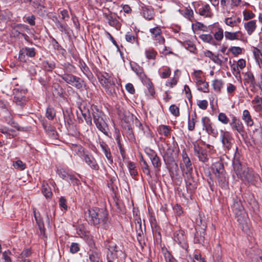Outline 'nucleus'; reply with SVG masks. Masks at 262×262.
Returning a JSON list of instances; mask_svg holds the SVG:
<instances>
[{"label": "nucleus", "instance_id": "nucleus-24", "mask_svg": "<svg viewBox=\"0 0 262 262\" xmlns=\"http://www.w3.org/2000/svg\"><path fill=\"white\" fill-rule=\"evenodd\" d=\"M83 159L85 162L93 169L98 170L99 169V166L97 164L95 159L89 156L88 155L84 154L83 155Z\"/></svg>", "mask_w": 262, "mask_h": 262}, {"label": "nucleus", "instance_id": "nucleus-20", "mask_svg": "<svg viewBox=\"0 0 262 262\" xmlns=\"http://www.w3.org/2000/svg\"><path fill=\"white\" fill-rule=\"evenodd\" d=\"M98 78L102 86L107 84L115 80L110 74L106 72L99 74Z\"/></svg>", "mask_w": 262, "mask_h": 262}, {"label": "nucleus", "instance_id": "nucleus-13", "mask_svg": "<svg viewBox=\"0 0 262 262\" xmlns=\"http://www.w3.org/2000/svg\"><path fill=\"white\" fill-rule=\"evenodd\" d=\"M201 121L204 128L209 134L213 136H216L217 135V130L213 128L211 121L208 117H203Z\"/></svg>", "mask_w": 262, "mask_h": 262}, {"label": "nucleus", "instance_id": "nucleus-30", "mask_svg": "<svg viewBox=\"0 0 262 262\" xmlns=\"http://www.w3.org/2000/svg\"><path fill=\"white\" fill-rule=\"evenodd\" d=\"M205 230H196L195 234L194 241L195 243L203 244L205 240Z\"/></svg>", "mask_w": 262, "mask_h": 262}, {"label": "nucleus", "instance_id": "nucleus-44", "mask_svg": "<svg viewBox=\"0 0 262 262\" xmlns=\"http://www.w3.org/2000/svg\"><path fill=\"white\" fill-rule=\"evenodd\" d=\"M212 85L215 91L220 92L221 88L223 85V82L221 80L215 79L213 81Z\"/></svg>", "mask_w": 262, "mask_h": 262}, {"label": "nucleus", "instance_id": "nucleus-50", "mask_svg": "<svg viewBox=\"0 0 262 262\" xmlns=\"http://www.w3.org/2000/svg\"><path fill=\"white\" fill-rule=\"evenodd\" d=\"M13 166L16 169L23 170L26 168V165L21 160H17L13 162Z\"/></svg>", "mask_w": 262, "mask_h": 262}, {"label": "nucleus", "instance_id": "nucleus-17", "mask_svg": "<svg viewBox=\"0 0 262 262\" xmlns=\"http://www.w3.org/2000/svg\"><path fill=\"white\" fill-rule=\"evenodd\" d=\"M221 141L224 147L229 149L231 147L232 139L228 132L221 130Z\"/></svg>", "mask_w": 262, "mask_h": 262}, {"label": "nucleus", "instance_id": "nucleus-15", "mask_svg": "<svg viewBox=\"0 0 262 262\" xmlns=\"http://www.w3.org/2000/svg\"><path fill=\"white\" fill-rule=\"evenodd\" d=\"M232 164L233 170L237 178H239L242 176L245 169V168L248 167L245 164H242L238 159H234Z\"/></svg>", "mask_w": 262, "mask_h": 262}, {"label": "nucleus", "instance_id": "nucleus-49", "mask_svg": "<svg viewBox=\"0 0 262 262\" xmlns=\"http://www.w3.org/2000/svg\"><path fill=\"white\" fill-rule=\"evenodd\" d=\"M149 32L152 35L153 38H155L158 37L159 35H161L162 33V31L160 27H156L154 28L150 29L149 30Z\"/></svg>", "mask_w": 262, "mask_h": 262}, {"label": "nucleus", "instance_id": "nucleus-48", "mask_svg": "<svg viewBox=\"0 0 262 262\" xmlns=\"http://www.w3.org/2000/svg\"><path fill=\"white\" fill-rule=\"evenodd\" d=\"M42 66L45 70L50 71L55 68V64L53 62L44 61L42 62Z\"/></svg>", "mask_w": 262, "mask_h": 262}, {"label": "nucleus", "instance_id": "nucleus-37", "mask_svg": "<svg viewBox=\"0 0 262 262\" xmlns=\"http://www.w3.org/2000/svg\"><path fill=\"white\" fill-rule=\"evenodd\" d=\"M125 39L127 42L132 43L136 42L138 45H139L138 36L136 34H132L130 32H127L125 35Z\"/></svg>", "mask_w": 262, "mask_h": 262}, {"label": "nucleus", "instance_id": "nucleus-23", "mask_svg": "<svg viewBox=\"0 0 262 262\" xmlns=\"http://www.w3.org/2000/svg\"><path fill=\"white\" fill-rule=\"evenodd\" d=\"M215 177L220 187L224 189H226L228 187V178L227 176L226 172Z\"/></svg>", "mask_w": 262, "mask_h": 262}, {"label": "nucleus", "instance_id": "nucleus-10", "mask_svg": "<svg viewBox=\"0 0 262 262\" xmlns=\"http://www.w3.org/2000/svg\"><path fill=\"white\" fill-rule=\"evenodd\" d=\"M173 238L174 241L180 245L183 249L186 251L187 250L188 245L186 242V237L183 231L180 230L175 232Z\"/></svg>", "mask_w": 262, "mask_h": 262}, {"label": "nucleus", "instance_id": "nucleus-4", "mask_svg": "<svg viewBox=\"0 0 262 262\" xmlns=\"http://www.w3.org/2000/svg\"><path fill=\"white\" fill-rule=\"evenodd\" d=\"M58 76L67 83L74 86L77 89L82 88L87 89V86L84 80L79 77L74 76L70 73L58 74Z\"/></svg>", "mask_w": 262, "mask_h": 262}, {"label": "nucleus", "instance_id": "nucleus-21", "mask_svg": "<svg viewBox=\"0 0 262 262\" xmlns=\"http://www.w3.org/2000/svg\"><path fill=\"white\" fill-rule=\"evenodd\" d=\"M180 13L186 18L192 22L194 19L193 11L190 6L179 10Z\"/></svg>", "mask_w": 262, "mask_h": 262}, {"label": "nucleus", "instance_id": "nucleus-60", "mask_svg": "<svg viewBox=\"0 0 262 262\" xmlns=\"http://www.w3.org/2000/svg\"><path fill=\"white\" fill-rule=\"evenodd\" d=\"M89 259L92 262H96L98 261V254L94 251H92L89 253Z\"/></svg>", "mask_w": 262, "mask_h": 262}, {"label": "nucleus", "instance_id": "nucleus-34", "mask_svg": "<svg viewBox=\"0 0 262 262\" xmlns=\"http://www.w3.org/2000/svg\"><path fill=\"white\" fill-rule=\"evenodd\" d=\"M130 66L132 70L134 71L139 77L141 78H144L145 77V75L142 68L136 63L134 64H131Z\"/></svg>", "mask_w": 262, "mask_h": 262}, {"label": "nucleus", "instance_id": "nucleus-43", "mask_svg": "<svg viewBox=\"0 0 262 262\" xmlns=\"http://www.w3.org/2000/svg\"><path fill=\"white\" fill-rule=\"evenodd\" d=\"M145 55L147 59H154L157 55V52L154 49L150 48L145 51Z\"/></svg>", "mask_w": 262, "mask_h": 262}, {"label": "nucleus", "instance_id": "nucleus-31", "mask_svg": "<svg viewBox=\"0 0 262 262\" xmlns=\"http://www.w3.org/2000/svg\"><path fill=\"white\" fill-rule=\"evenodd\" d=\"M196 85L198 86V90L204 93L209 92V84L207 82L203 81L202 79H198L196 81Z\"/></svg>", "mask_w": 262, "mask_h": 262}, {"label": "nucleus", "instance_id": "nucleus-51", "mask_svg": "<svg viewBox=\"0 0 262 262\" xmlns=\"http://www.w3.org/2000/svg\"><path fill=\"white\" fill-rule=\"evenodd\" d=\"M55 19H53L54 21L56 27L61 32H65L66 31L67 25L61 24L56 17H55Z\"/></svg>", "mask_w": 262, "mask_h": 262}, {"label": "nucleus", "instance_id": "nucleus-19", "mask_svg": "<svg viewBox=\"0 0 262 262\" xmlns=\"http://www.w3.org/2000/svg\"><path fill=\"white\" fill-rule=\"evenodd\" d=\"M211 169L212 172L215 177L219 176L221 174L226 173L224 169L223 164L220 162H217L212 165Z\"/></svg>", "mask_w": 262, "mask_h": 262}, {"label": "nucleus", "instance_id": "nucleus-54", "mask_svg": "<svg viewBox=\"0 0 262 262\" xmlns=\"http://www.w3.org/2000/svg\"><path fill=\"white\" fill-rule=\"evenodd\" d=\"M123 127L127 130V134L128 136L131 138H134V135L130 124H125L123 125Z\"/></svg>", "mask_w": 262, "mask_h": 262}, {"label": "nucleus", "instance_id": "nucleus-59", "mask_svg": "<svg viewBox=\"0 0 262 262\" xmlns=\"http://www.w3.org/2000/svg\"><path fill=\"white\" fill-rule=\"evenodd\" d=\"M128 169L130 171V173L132 176H136L137 174V171L136 169L135 164L133 162H130L128 164Z\"/></svg>", "mask_w": 262, "mask_h": 262}, {"label": "nucleus", "instance_id": "nucleus-35", "mask_svg": "<svg viewBox=\"0 0 262 262\" xmlns=\"http://www.w3.org/2000/svg\"><path fill=\"white\" fill-rule=\"evenodd\" d=\"M196 223L198 226L200 227L201 230H206L207 228L206 219L204 215L199 214V217L196 221Z\"/></svg>", "mask_w": 262, "mask_h": 262}, {"label": "nucleus", "instance_id": "nucleus-22", "mask_svg": "<svg viewBox=\"0 0 262 262\" xmlns=\"http://www.w3.org/2000/svg\"><path fill=\"white\" fill-rule=\"evenodd\" d=\"M118 115L125 124L130 123L133 121V115L128 111H118Z\"/></svg>", "mask_w": 262, "mask_h": 262}, {"label": "nucleus", "instance_id": "nucleus-18", "mask_svg": "<svg viewBox=\"0 0 262 262\" xmlns=\"http://www.w3.org/2000/svg\"><path fill=\"white\" fill-rule=\"evenodd\" d=\"M149 157L151 161L153 166L156 168V172H159L160 170V167L161 166L160 158L155 152H154L149 154Z\"/></svg>", "mask_w": 262, "mask_h": 262}, {"label": "nucleus", "instance_id": "nucleus-45", "mask_svg": "<svg viewBox=\"0 0 262 262\" xmlns=\"http://www.w3.org/2000/svg\"><path fill=\"white\" fill-rule=\"evenodd\" d=\"M22 52H23L26 55L30 57H33L35 55V49L33 48H28L26 47L22 49Z\"/></svg>", "mask_w": 262, "mask_h": 262}, {"label": "nucleus", "instance_id": "nucleus-6", "mask_svg": "<svg viewBox=\"0 0 262 262\" xmlns=\"http://www.w3.org/2000/svg\"><path fill=\"white\" fill-rule=\"evenodd\" d=\"M245 168L239 179L245 182L254 184L259 179V176L254 173L253 170L249 167Z\"/></svg>", "mask_w": 262, "mask_h": 262}, {"label": "nucleus", "instance_id": "nucleus-61", "mask_svg": "<svg viewBox=\"0 0 262 262\" xmlns=\"http://www.w3.org/2000/svg\"><path fill=\"white\" fill-rule=\"evenodd\" d=\"M244 20H249L254 17L255 14L251 11H244L243 12Z\"/></svg>", "mask_w": 262, "mask_h": 262}, {"label": "nucleus", "instance_id": "nucleus-41", "mask_svg": "<svg viewBox=\"0 0 262 262\" xmlns=\"http://www.w3.org/2000/svg\"><path fill=\"white\" fill-rule=\"evenodd\" d=\"M80 68L84 75H85L88 78H90L92 74L89 70L86 64L84 62H80Z\"/></svg>", "mask_w": 262, "mask_h": 262}, {"label": "nucleus", "instance_id": "nucleus-27", "mask_svg": "<svg viewBox=\"0 0 262 262\" xmlns=\"http://www.w3.org/2000/svg\"><path fill=\"white\" fill-rule=\"evenodd\" d=\"M244 28L248 35H251L256 28V20H252L245 23Z\"/></svg>", "mask_w": 262, "mask_h": 262}, {"label": "nucleus", "instance_id": "nucleus-14", "mask_svg": "<svg viewBox=\"0 0 262 262\" xmlns=\"http://www.w3.org/2000/svg\"><path fill=\"white\" fill-rule=\"evenodd\" d=\"M247 254L252 262H262V251L258 249H251L247 251Z\"/></svg>", "mask_w": 262, "mask_h": 262}, {"label": "nucleus", "instance_id": "nucleus-52", "mask_svg": "<svg viewBox=\"0 0 262 262\" xmlns=\"http://www.w3.org/2000/svg\"><path fill=\"white\" fill-rule=\"evenodd\" d=\"M55 116V112L54 108L48 107L46 112V117L49 120H53Z\"/></svg>", "mask_w": 262, "mask_h": 262}, {"label": "nucleus", "instance_id": "nucleus-9", "mask_svg": "<svg viewBox=\"0 0 262 262\" xmlns=\"http://www.w3.org/2000/svg\"><path fill=\"white\" fill-rule=\"evenodd\" d=\"M183 176L188 192L190 193H192L197 188V181L192 176V173L184 174Z\"/></svg>", "mask_w": 262, "mask_h": 262}, {"label": "nucleus", "instance_id": "nucleus-29", "mask_svg": "<svg viewBox=\"0 0 262 262\" xmlns=\"http://www.w3.org/2000/svg\"><path fill=\"white\" fill-rule=\"evenodd\" d=\"M242 36V33L241 31H236L235 32H225V37L227 40H238L239 39V37Z\"/></svg>", "mask_w": 262, "mask_h": 262}, {"label": "nucleus", "instance_id": "nucleus-38", "mask_svg": "<svg viewBox=\"0 0 262 262\" xmlns=\"http://www.w3.org/2000/svg\"><path fill=\"white\" fill-rule=\"evenodd\" d=\"M199 37L204 42L210 43L212 45H215L212 36L210 34H202L199 36Z\"/></svg>", "mask_w": 262, "mask_h": 262}, {"label": "nucleus", "instance_id": "nucleus-12", "mask_svg": "<svg viewBox=\"0 0 262 262\" xmlns=\"http://www.w3.org/2000/svg\"><path fill=\"white\" fill-rule=\"evenodd\" d=\"M117 246L116 244L110 245L108 246V252L107 255V262H119L117 257V253L119 251L116 249Z\"/></svg>", "mask_w": 262, "mask_h": 262}, {"label": "nucleus", "instance_id": "nucleus-26", "mask_svg": "<svg viewBox=\"0 0 262 262\" xmlns=\"http://www.w3.org/2000/svg\"><path fill=\"white\" fill-rule=\"evenodd\" d=\"M100 145L108 162L110 164H112L113 163V160L109 147L103 142L100 143Z\"/></svg>", "mask_w": 262, "mask_h": 262}, {"label": "nucleus", "instance_id": "nucleus-57", "mask_svg": "<svg viewBox=\"0 0 262 262\" xmlns=\"http://www.w3.org/2000/svg\"><path fill=\"white\" fill-rule=\"evenodd\" d=\"M253 54L256 61L260 64L259 61L260 59H262V54L260 53V51L257 48H255L253 51Z\"/></svg>", "mask_w": 262, "mask_h": 262}, {"label": "nucleus", "instance_id": "nucleus-28", "mask_svg": "<svg viewBox=\"0 0 262 262\" xmlns=\"http://www.w3.org/2000/svg\"><path fill=\"white\" fill-rule=\"evenodd\" d=\"M199 13L201 16L210 17L212 15L209 5L206 4L199 9Z\"/></svg>", "mask_w": 262, "mask_h": 262}, {"label": "nucleus", "instance_id": "nucleus-32", "mask_svg": "<svg viewBox=\"0 0 262 262\" xmlns=\"http://www.w3.org/2000/svg\"><path fill=\"white\" fill-rule=\"evenodd\" d=\"M161 252L166 262H177L170 253L165 247L162 248Z\"/></svg>", "mask_w": 262, "mask_h": 262}, {"label": "nucleus", "instance_id": "nucleus-47", "mask_svg": "<svg viewBox=\"0 0 262 262\" xmlns=\"http://www.w3.org/2000/svg\"><path fill=\"white\" fill-rule=\"evenodd\" d=\"M214 37L217 41L222 40L224 37L223 30L221 28H219L217 31L214 33Z\"/></svg>", "mask_w": 262, "mask_h": 262}, {"label": "nucleus", "instance_id": "nucleus-62", "mask_svg": "<svg viewBox=\"0 0 262 262\" xmlns=\"http://www.w3.org/2000/svg\"><path fill=\"white\" fill-rule=\"evenodd\" d=\"M229 50L234 55H237L242 53V49L238 47H232Z\"/></svg>", "mask_w": 262, "mask_h": 262}, {"label": "nucleus", "instance_id": "nucleus-63", "mask_svg": "<svg viewBox=\"0 0 262 262\" xmlns=\"http://www.w3.org/2000/svg\"><path fill=\"white\" fill-rule=\"evenodd\" d=\"M252 103L256 104L257 107L260 109L261 108V104H262V98L256 96L252 101Z\"/></svg>", "mask_w": 262, "mask_h": 262}, {"label": "nucleus", "instance_id": "nucleus-36", "mask_svg": "<svg viewBox=\"0 0 262 262\" xmlns=\"http://www.w3.org/2000/svg\"><path fill=\"white\" fill-rule=\"evenodd\" d=\"M243 119L245 121L248 126H252L253 121L249 112L248 110H244L243 113Z\"/></svg>", "mask_w": 262, "mask_h": 262}, {"label": "nucleus", "instance_id": "nucleus-8", "mask_svg": "<svg viewBox=\"0 0 262 262\" xmlns=\"http://www.w3.org/2000/svg\"><path fill=\"white\" fill-rule=\"evenodd\" d=\"M193 150L194 155L198 158L200 161L205 163L208 161L206 150L201 147L199 144H193Z\"/></svg>", "mask_w": 262, "mask_h": 262}, {"label": "nucleus", "instance_id": "nucleus-64", "mask_svg": "<svg viewBox=\"0 0 262 262\" xmlns=\"http://www.w3.org/2000/svg\"><path fill=\"white\" fill-rule=\"evenodd\" d=\"M225 23L229 26L233 27L236 26V22L234 20V18L227 17L225 19Z\"/></svg>", "mask_w": 262, "mask_h": 262}, {"label": "nucleus", "instance_id": "nucleus-33", "mask_svg": "<svg viewBox=\"0 0 262 262\" xmlns=\"http://www.w3.org/2000/svg\"><path fill=\"white\" fill-rule=\"evenodd\" d=\"M103 16L107 20L108 24L114 27H117L119 25V21L114 17L112 14H108L106 13H103Z\"/></svg>", "mask_w": 262, "mask_h": 262}, {"label": "nucleus", "instance_id": "nucleus-16", "mask_svg": "<svg viewBox=\"0 0 262 262\" xmlns=\"http://www.w3.org/2000/svg\"><path fill=\"white\" fill-rule=\"evenodd\" d=\"M105 92L109 95L115 96L117 95V90H118V86L115 84V80L109 83L102 86Z\"/></svg>", "mask_w": 262, "mask_h": 262}, {"label": "nucleus", "instance_id": "nucleus-11", "mask_svg": "<svg viewBox=\"0 0 262 262\" xmlns=\"http://www.w3.org/2000/svg\"><path fill=\"white\" fill-rule=\"evenodd\" d=\"M230 125L233 130H236L242 136L245 133L244 127L242 122L236 117L233 116L232 118L231 121L230 122Z\"/></svg>", "mask_w": 262, "mask_h": 262}, {"label": "nucleus", "instance_id": "nucleus-55", "mask_svg": "<svg viewBox=\"0 0 262 262\" xmlns=\"http://www.w3.org/2000/svg\"><path fill=\"white\" fill-rule=\"evenodd\" d=\"M146 88L147 89V93L148 95L152 96L155 94V89L154 87V85L151 81H148L146 83Z\"/></svg>", "mask_w": 262, "mask_h": 262}, {"label": "nucleus", "instance_id": "nucleus-7", "mask_svg": "<svg viewBox=\"0 0 262 262\" xmlns=\"http://www.w3.org/2000/svg\"><path fill=\"white\" fill-rule=\"evenodd\" d=\"M181 168L183 175L192 173V164L185 150H183L182 153V163L181 164Z\"/></svg>", "mask_w": 262, "mask_h": 262}, {"label": "nucleus", "instance_id": "nucleus-25", "mask_svg": "<svg viewBox=\"0 0 262 262\" xmlns=\"http://www.w3.org/2000/svg\"><path fill=\"white\" fill-rule=\"evenodd\" d=\"M142 13L144 17L148 20L152 19L155 15L154 9L151 7H142Z\"/></svg>", "mask_w": 262, "mask_h": 262}, {"label": "nucleus", "instance_id": "nucleus-53", "mask_svg": "<svg viewBox=\"0 0 262 262\" xmlns=\"http://www.w3.org/2000/svg\"><path fill=\"white\" fill-rule=\"evenodd\" d=\"M218 120L224 124H228L229 121V120L226 114L223 113H219L218 115Z\"/></svg>", "mask_w": 262, "mask_h": 262}, {"label": "nucleus", "instance_id": "nucleus-5", "mask_svg": "<svg viewBox=\"0 0 262 262\" xmlns=\"http://www.w3.org/2000/svg\"><path fill=\"white\" fill-rule=\"evenodd\" d=\"M13 94L14 95L13 101L20 108H23L27 101V99L25 96V91L19 90V89L15 88L13 90Z\"/></svg>", "mask_w": 262, "mask_h": 262}, {"label": "nucleus", "instance_id": "nucleus-42", "mask_svg": "<svg viewBox=\"0 0 262 262\" xmlns=\"http://www.w3.org/2000/svg\"><path fill=\"white\" fill-rule=\"evenodd\" d=\"M42 192L46 198H50L52 194L51 189L47 184L42 185Z\"/></svg>", "mask_w": 262, "mask_h": 262}, {"label": "nucleus", "instance_id": "nucleus-46", "mask_svg": "<svg viewBox=\"0 0 262 262\" xmlns=\"http://www.w3.org/2000/svg\"><path fill=\"white\" fill-rule=\"evenodd\" d=\"M63 116L64 121L67 122L69 125L73 123V115L72 114L67 111L66 112H63Z\"/></svg>", "mask_w": 262, "mask_h": 262}, {"label": "nucleus", "instance_id": "nucleus-40", "mask_svg": "<svg viewBox=\"0 0 262 262\" xmlns=\"http://www.w3.org/2000/svg\"><path fill=\"white\" fill-rule=\"evenodd\" d=\"M245 81L246 82L249 83L253 86H254L256 82L255 80V78L253 73L251 72H248L245 74Z\"/></svg>", "mask_w": 262, "mask_h": 262}, {"label": "nucleus", "instance_id": "nucleus-1", "mask_svg": "<svg viewBox=\"0 0 262 262\" xmlns=\"http://www.w3.org/2000/svg\"><path fill=\"white\" fill-rule=\"evenodd\" d=\"M85 219L89 224L93 226L101 225L106 230L110 225V219L107 210L104 208L92 207L85 213Z\"/></svg>", "mask_w": 262, "mask_h": 262}, {"label": "nucleus", "instance_id": "nucleus-39", "mask_svg": "<svg viewBox=\"0 0 262 262\" xmlns=\"http://www.w3.org/2000/svg\"><path fill=\"white\" fill-rule=\"evenodd\" d=\"M170 130V127L164 125H160L158 128L159 134L166 137H168L169 135Z\"/></svg>", "mask_w": 262, "mask_h": 262}, {"label": "nucleus", "instance_id": "nucleus-2", "mask_svg": "<svg viewBox=\"0 0 262 262\" xmlns=\"http://www.w3.org/2000/svg\"><path fill=\"white\" fill-rule=\"evenodd\" d=\"M233 212L234 213L237 222L238 223L240 228L246 233L249 235L250 226L249 224V219L247 213L245 211L241 200L236 198L233 199V204L231 205Z\"/></svg>", "mask_w": 262, "mask_h": 262}, {"label": "nucleus", "instance_id": "nucleus-3", "mask_svg": "<svg viewBox=\"0 0 262 262\" xmlns=\"http://www.w3.org/2000/svg\"><path fill=\"white\" fill-rule=\"evenodd\" d=\"M94 123L97 129L105 135H108V127L104 114L100 111L96 106L91 107Z\"/></svg>", "mask_w": 262, "mask_h": 262}, {"label": "nucleus", "instance_id": "nucleus-58", "mask_svg": "<svg viewBox=\"0 0 262 262\" xmlns=\"http://www.w3.org/2000/svg\"><path fill=\"white\" fill-rule=\"evenodd\" d=\"M169 111L175 116H179L180 115L179 107L174 104L170 106Z\"/></svg>", "mask_w": 262, "mask_h": 262}, {"label": "nucleus", "instance_id": "nucleus-56", "mask_svg": "<svg viewBox=\"0 0 262 262\" xmlns=\"http://www.w3.org/2000/svg\"><path fill=\"white\" fill-rule=\"evenodd\" d=\"M143 172L147 176H150L149 166L145 161H143V163H141Z\"/></svg>", "mask_w": 262, "mask_h": 262}]
</instances>
